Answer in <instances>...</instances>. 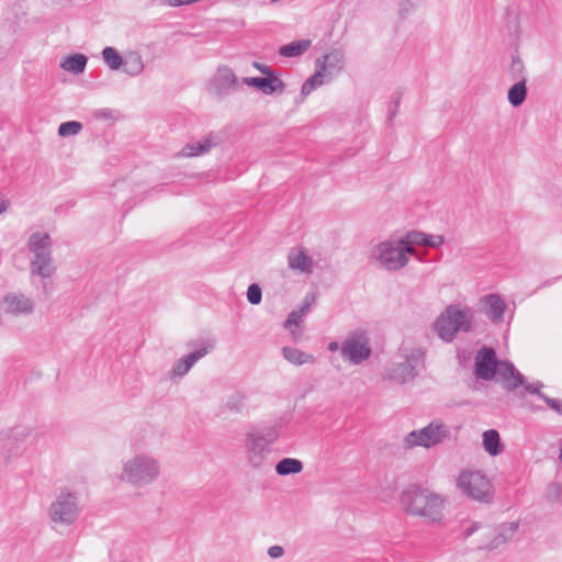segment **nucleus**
<instances>
[{"instance_id":"nucleus-46","label":"nucleus","mask_w":562,"mask_h":562,"mask_svg":"<svg viewBox=\"0 0 562 562\" xmlns=\"http://www.w3.org/2000/svg\"><path fill=\"white\" fill-rule=\"evenodd\" d=\"M196 1L198 0H167V3L170 7H182V5L195 3Z\"/></svg>"},{"instance_id":"nucleus-22","label":"nucleus","mask_w":562,"mask_h":562,"mask_svg":"<svg viewBox=\"0 0 562 562\" xmlns=\"http://www.w3.org/2000/svg\"><path fill=\"white\" fill-rule=\"evenodd\" d=\"M527 93V78H521L508 89L507 99L509 104L514 108L520 106L525 102Z\"/></svg>"},{"instance_id":"nucleus-20","label":"nucleus","mask_w":562,"mask_h":562,"mask_svg":"<svg viewBox=\"0 0 562 562\" xmlns=\"http://www.w3.org/2000/svg\"><path fill=\"white\" fill-rule=\"evenodd\" d=\"M289 268L299 271L301 273H310L313 268L312 258L305 252V250L292 249L288 255Z\"/></svg>"},{"instance_id":"nucleus-14","label":"nucleus","mask_w":562,"mask_h":562,"mask_svg":"<svg viewBox=\"0 0 562 562\" xmlns=\"http://www.w3.org/2000/svg\"><path fill=\"white\" fill-rule=\"evenodd\" d=\"M496 375L502 381L503 387L508 391H515L524 384L525 376L509 361H498Z\"/></svg>"},{"instance_id":"nucleus-25","label":"nucleus","mask_w":562,"mask_h":562,"mask_svg":"<svg viewBox=\"0 0 562 562\" xmlns=\"http://www.w3.org/2000/svg\"><path fill=\"white\" fill-rule=\"evenodd\" d=\"M282 356L286 361L295 366L315 362V357L313 355L303 352L302 350L293 347H283Z\"/></svg>"},{"instance_id":"nucleus-34","label":"nucleus","mask_w":562,"mask_h":562,"mask_svg":"<svg viewBox=\"0 0 562 562\" xmlns=\"http://www.w3.org/2000/svg\"><path fill=\"white\" fill-rule=\"evenodd\" d=\"M509 75L514 80H520L521 78H527L525 74V65L519 56L513 55L512 63L509 66Z\"/></svg>"},{"instance_id":"nucleus-12","label":"nucleus","mask_w":562,"mask_h":562,"mask_svg":"<svg viewBox=\"0 0 562 562\" xmlns=\"http://www.w3.org/2000/svg\"><path fill=\"white\" fill-rule=\"evenodd\" d=\"M496 352L493 348L483 347L475 357V374L479 379L491 380L496 375Z\"/></svg>"},{"instance_id":"nucleus-40","label":"nucleus","mask_w":562,"mask_h":562,"mask_svg":"<svg viewBox=\"0 0 562 562\" xmlns=\"http://www.w3.org/2000/svg\"><path fill=\"white\" fill-rule=\"evenodd\" d=\"M303 322V314L299 310L292 311L285 321V328L290 329L292 326H300Z\"/></svg>"},{"instance_id":"nucleus-24","label":"nucleus","mask_w":562,"mask_h":562,"mask_svg":"<svg viewBox=\"0 0 562 562\" xmlns=\"http://www.w3.org/2000/svg\"><path fill=\"white\" fill-rule=\"evenodd\" d=\"M483 447L492 457L498 456L503 451L504 446L497 430L488 429L483 432Z\"/></svg>"},{"instance_id":"nucleus-53","label":"nucleus","mask_w":562,"mask_h":562,"mask_svg":"<svg viewBox=\"0 0 562 562\" xmlns=\"http://www.w3.org/2000/svg\"><path fill=\"white\" fill-rule=\"evenodd\" d=\"M203 140L209 142L212 140L210 137H205Z\"/></svg>"},{"instance_id":"nucleus-2","label":"nucleus","mask_w":562,"mask_h":562,"mask_svg":"<svg viewBox=\"0 0 562 562\" xmlns=\"http://www.w3.org/2000/svg\"><path fill=\"white\" fill-rule=\"evenodd\" d=\"M160 475V462L148 453H136L123 463L120 481L142 488L153 484Z\"/></svg>"},{"instance_id":"nucleus-45","label":"nucleus","mask_w":562,"mask_h":562,"mask_svg":"<svg viewBox=\"0 0 562 562\" xmlns=\"http://www.w3.org/2000/svg\"><path fill=\"white\" fill-rule=\"evenodd\" d=\"M283 553H284V550L281 546H271L268 549V555L272 559H278V558L282 557Z\"/></svg>"},{"instance_id":"nucleus-4","label":"nucleus","mask_w":562,"mask_h":562,"mask_svg":"<svg viewBox=\"0 0 562 562\" xmlns=\"http://www.w3.org/2000/svg\"><path fill=\"white\" fill-rule=\"evenodd\" d=\"M415 254V248L408 244L407 235L398 239L384 240L376 244L370 254L381 268L394 272L408 263V255Z\"/></svg>"},{"instance_id":"nucleus-37","label":"nucleus","mask_w":562,"mask_h":562,"mask_svg":"<svg viewBox=\"0 0 562 562\" xmlns=\"http://www.w3.org/2000/svg\"><path fill=\"white\" fill-rule=\"evenodd\" d=\"M483 525L477 521H471V520H462L460 522V530L463 538L471 537L474 532H476L480 529H483Z\"/></svg>"},{"instance_id":"nucleus-52","label":"nucleus","mask_w":562,"mask_h":562,"mask_svg":"<svg viewBox=\"0 0 562 562\" xmlns=\"http://www.w3.org/2000/svg\"><path fill=\"white\" fill-rule=\"evenodd\" d=\"M559 459H560V460H561V462H562V448H561V451H560Z\"/></svg>"},{"instance_id":"nucleus-15","label":"nucleus","mask_w":562,"mask_h":562,"mask_svg":"<svg viewBox=\"0 0 562 562\" xmlns=\"http://www.w3.org/2000/svg\"><path fill=\"white\" fill-rule=\"evenodd\" d=\"M486 537L492 538L490 542H483L477 546L480 550H493L506 542L508 537H512L518 529L517 522H507L503 524L498 527V529H494L492 527H486Z\"/></svg>"},{"instance_id":"nucleus-17","label":"nucleus","mask_w":562,"mask_h":562,"mask_svg":"<svg viewBox=\"0 0 562 562\" xmlns=\"http://www.w3.org/2000/svg\"><path fill=\"white\" fill-rule=\"evenodd\" d=\"M3 302L5 311L14 315L31 314L34 310V302L23 293H8Z\"/></svg>"},{"instance_id":"nucleus-3","label":"nucleus","mask_w":562,"mask_h":562,"mask_svg":"<svg viewBox=\"0 0 562 562\" xmlns=\"http://www.w3.org/2000/svg\"><path fill=\"white\" fill-rule=\"evenodd\" d=\"M27 249L32 254L30 274L43 280L50 279L57 271L53 258V241L48 233L34 232L27 239Z\"/></svg>"},{"instance_id":"nucleus-29","label":"nucleus","mask_w":562,"mask_h":562,"mask_svg":"<svg viewBox=\"0 0 562 562\" xmlns=\"http://www.w3.org/2000/svg\"><path fill=\"white\" fill-rule=\"evenodd\" d=\"M237 78L234 74V71L229 67H221L218 68L215 77H214V85L218 89H228L236 85Z\"/></svg>"},{"instance_id":"nucleus-33","label":"nucleus","mask_w":562,"mask_h":562,"mask_svg":"<svg viewBox=\"0 0 562 562\" xmlns=\"http://www.w3.org/2000/svg\"><path fill=\"white\" fill-rule=\"evenodd\" d=\"M82 130V124L78 121H67L59 125L58 135L60 137H70L77 135Z\"/></svg>"},{"instance_id":"nucleus-41","label":"nucleus","mask_w":562,"mask_h":562,"mask_svg":"<svg viewBox=\"0 0 562 562\" xmlns=\"http://www.w3.org/2000/svg\"><path fill=\"white\" fill-rule=\"evenodd\" d=\"M540 398L555 413L562 416V401L559 398L549 397L546 394H541Z\"/></svg>"},{"instance_id":"nucleus-28","label":"nucleus","mask_w":562,"mask_h":562,"mask_svg":"<svg viewBox=\"0 0 562 562\" xmlns=\"http://www.w3.org/2000/svg\"><path fill=\"white\" fill-rule=\"evenodd\" d=\"M303 463L299 459L283 458L276 464V472L281 476L302 472Z\"/></svg>"},{"instance_id":"nucleus-27","label":"nucleus","mask_w":562,"mask_h":562,"mask_svg":"<svg viewBox=\"0 0 562 562\" xmlns=\"http://www.w3.org/2000/svg\"><path fill=\"white\" fill-rule=\"evenodd\" d=\"M329 81L327 80V74H324V68H316L315 72L302 85L301 94L306 97L317 87Z\"/></svg>"},{"instance_id":"nucleus-19","label":"nucleus","mask_w":562,"mask_h":562,"mask_svg":"<svg viewBox=\"0 0 562 562\" xmlns=\"http://www.w3.org/2000/svg\"><path fill=\"white\" fill-rule=\"evenodd\" d=\"M317 68H324V74H327V80H331L344 66V54L340 50H333L323 56V60H316Z\"/></svg>"},{"instance_id":"nucleus-42","label":"nucleus","mask_w":562,"mask_h":562,"mask_svg":"<svg viewBox=\"0 0 562 562\" xmlns=\"http://www.w3.org/2000/svg\"><path fill=\"white\" fill-rule=\"evenodd\" d=\"M524 386L525 391L530 394H536L539 398L540 395L543 394L541 392V387L543 386L542 382H536V383H525L521 385Z\"/></svg>"},{"instance_id":"nucleus-39","label":"nucleus","mask_w":562,"mask_h":562,"mask_svg":"<svg viewBox=\"0 0 562 562\" xmlns=\"http://www.w3.org/2000/svg\"><path fill=\"white\" fill-rule=\"evenodd\" d=\"M262 292L257 283H251L247 290V300L250 304L257 305L261 302Z\"/></svg>"},{"instance_id":"nucleus-10","label":"nucleus","mask_w":562,"mask_h":562,"mask_svg":"<svg viewBox=\"0 0 562 562\" xmlns=\"http://www.w3.org/2000/svg\"><path fill=\"white\" fill-rule=\"evenodd\" d=\"M370 340L362 329L351 331L341 346V355L353 364H360L371 356Z\"/></svg>"},{"instance_id":"nucleus-36","label":"nucleus","mask_w":562,"mask_h":562,"mask_svg":"<svg viewBox=\"0 0 562 562\" xmlns=\"http://www.w3.org/2000/svg\"><path fill=\"white\" fill-rule=\"evenodd\" d=\"M30 435V429H13L11 435L5 438H0V449H4L5 447L12 443V440L22 441Z\"/></svg>"},{"instance_id":"nucleus-21","label":"nucleus","mask_w":562,"mask_h":562,"mask_svg":"<svg viewBox=\"0 0 562 562\" xmlns=\"http://www.w3.org/2000/svg\"><path fill=\"white\" fill-rule=\"evenodd\" d=\"M406 235L408 244H411L413 248H415L416 245L436 248L445 243L442 235H429L417 231H412Z\"/></svg>"},{"instance_id":"nucleus-38","label":"nucleus","mask_w":562,"mask_h":562,"mask_svg":"<svg viewBox=\"0 0 562 562\" xmlns=\"http://www.w3.org/2000/svg\"><path fill=\"white\" fill-rule=\"evenodd\" d=\"M401 99H402V93L401 92H395L392 94L391 97V101H390V104H389V109H387V121L389 123H391L394 117L396 116L398 110H400V104H401Z\"/></svg>"},{"instance_id":"nucleus-6","label":"nucleus","mask_w":562,"mask_h":562,"mask_svg":"<svg viewBox=\"0 0 562 562\" xmlns=\"http://www.w3.org/2000/svg\"><path fill=\"white\" fill-rule=\"evenodd\" d=\"M457 487L479 503L491 504L494 499L493 484L481 471L462 470L457 479Z\"/></svg>"},{"instance_id":"nucleus-7","label":"nucleus","mask_w":562,"mask_h":562,"mask_svg":"<svg viewBox=\"0 0 562 562\" xmlns=\"http://www.w3.org/2000/svg\"><path fill=\"white\" fill-rule=\"evenodd\" d=\"M78 494L64 488L50 503L48 517L55 525L71 526L80 515Z\"/></svg>"},{"instance_id":"nucleus-43","label":"nucleus","mask_w":562,"mask_h":562,"mask_svg":"<svg viewBox=\"0 0 562 562\" xmlns=\"http://www.w3.org/2000/svg\"><path fill=\"white\" fill-rule=\"evenodd\" d=\"M315 301H316V296L313 293L307 294L304 297V300L299 308V311L302 312L303 316L310 311V308L315 303Z\"/></svg>"},{"instance_id":"nucleus-32","label":"nucleus","mask_w":562,"mask_h":562,"mask_svg":"<svg viewBox=\"0 0 562 562\" xmlns=\"http://www.w3.org/2000/svg\"><path fill=\"white\" fill-rule=\"evenodd\" d=\"M102 58L111 70H117L123 66V58L114 47H104Z\"/></svg>"},{"instance_id":"nucleus-1","label":"nucleus","mask_w":562,"mask_h":562,"mask_svg":"<svg viewBox=\"0 0 562 562\" xmlns=\"http://www.w3.org/2000/svg\"><path fill=\"white\" fill-rule=\"evenodd\" d=\"M446 497L420 484L407 485L400 495V505L406 515L440 524Z\"/></svg>"},{"instance_id":"nucleus-51","label":"nucleus","mask_w":562,"mask_h":562,"mask_svg":"<svg viewBox=\"0 0 562 562\" xmlns=\"http://www.w3.org/2000/svg\"><path fill=\"white\" fill-rule=\"evenodd\" d=\"M292 336L293 338L296 340L299 336H301V333L300 334H296L295 330H292Z\"/></svg>"},{"instance_id":"nucleus-48","label":"nucleus","mask_w":562,"mask_h":562,"mask_svg":"<svg viewBox=\"0 0 562 562\" xmlns=\"http://www.w3.org/2000/svg\"><path fill=\"white\" fill-rule=\"evenodd\" d=\"M549 488H550V491L554 492L555 497H559V495H560V486L558 484H551Z\"/></svg>"},{"instance_id":"nucleus-9","label":"nucleus","mask_w":562,"mask_h":562,"mask_svg":"<svg viewBox=\"0 0 562 562\" xmlns=\"http://www.w3.org/2000/svg\"><path fill=\"white\" fill-rule=\"evenodd\" d=\"M449 435V428L442 423L432 422L419 430L408 432L404 438V448H430L443 441Z\"/></svg>"},{"instance_id":"nucleus-44","label":"nucleus","mask_w":562,"mask_h":562,"mask_svg":"<svg viewBox=\"0 0 562 562\" xmlns=\"http://www.w3.org/2000/svg\"><path fill=\"white\" fill-rule=\"evenodd\" d=\"M252 66L254 68H256L258 71H260L261 74L266 75V76H272V75H278L269 65L267 64H261L259 61H254L252 63Z\"/></svg>"},{"instance_id":"nucleus-31","label":"nucleus","mask_w":562,"mask_h":562,"mask_svg":"<svg viewBox=\"0 0 562 562\" xmlns=\"http://www.w3.org/2000/svg\"><path fill=\"white\" fill-rule=\"evenodd\" d=\"M215 143H187L179 156L195 157L209 153Z\"/></svg>"},{"instance_id":"nucleus-5","label":"nucleus","mask_w":562,"mask_h":562,"mask_svg":"<svg viewBox=\"0 0 562 562\" xmlns=\"http://www.w3.org/2000/svg\"><path fill=\"white\" fill-rule=\"evenodd\" d=\"M473 313L470 307L448 305L434 323V330L445 342H451L458 333L472 330Z\"/></svg>"},{"instance_id":"nucleus-13","label":"nucleus","mask_w":562,"mask_h":562,"mask_svg":"<svg viewBox=\"0 0 562 562\" xmlns=\"http://www.w3.org/2000/svg\"><path fill=\"white\" fill-rule=\"evenodd\" d=\"M243 83L257 89L266 95L281 93L285 89V83L280 79L279 75L266 77H244Z\"/></svg>"},{"instance_id":"nucleus-8","label":"nucleus","mask_w":562,"mask_h":562,"mask_svg":"<svg viewBox=\"0 0 562 562\" xmlns=\"http://www.w3.org/2000/svg\"><path fill=\"white\" fill-rule=\"evenodd\" d=\"M404 361L394 363L385 373V378L403 384L414 380L419 370L424 368L425 353L420 348L404 350Z\"/></svg>"},{"instance_id":"nucleus-47","label":"nucleus","mask_w":562,"mask_h":562,"mask_svg":"<svg viewBox=\"0 0 562 562\" xmlns=\"http://www.w3.org/2000/svg\"><path fill=\"white\" fill-rule=\"evenodd\" d=\"M9 207L8 201L0 199V214L4 213Z\"/></svg>"},{"instance_id":"nucleus-49","label":"nucleus","mask_w":562,"mask_h":562,"mask_svg":"<svg viewBox=\"0 0 562 562\" xmlns=\"http://www.w3.org/2000/svg\"><path fill=\"white\" fill-rule=\"evenodd\" d=\"M328 349H329L330 351H336V350H338V349H339V344H338L337 341H333V342H330V344L328 345Z\"/></svg>"},{"instance_id":"nucleus-50","label":"nucleus","mask_w":562,"mask_h":562,"mask_svg":"<svg viewBox=\"0 0 562 562\" xmlns=\"http://www.w3.org/2000/svg\"><path fill=\"white\" fill-rule=\"evenodd\" d=\"M43 292L45 293V295L49 294L48 288L45 282L43 283Z\"/></svg>"},{"instance_id":"nucleus-18","label":"nucleus","mask_w":562,"mask_h":562,"mask_svg":"<svg viewBox=\"0 0 562 562\" xmlns=\"http://www.w3.org/2000/svg\"><path fill=\"white\" fill-rule=\"evenodd\" d=\"M485 315L493 322L499 323L504 318L506 304L497 294H488L481 299Z\"/></svg>"},{"instance_id":"nucleus-30","label":"nucleus","mask_w":562,"mask_h":562,"mask_svg":"<svg viewBox=\"0 0 562 562\" xmlns=\"http://www.w3.org/2000/svg\"><path fill=\"white\" fill-rule=\"evenodd\" d=\"M124 72L130 76H138L144 70L143 58L138 53L130 54L126 59H123Z\"/></svg>"},{"instance_id":"nucleus-23","label":"nucleus","mask_w":562,"mask_h":562,"mask_svg":"<svg viewBox=\"0 0 562 562\" xmlns=\"http://www.w3.org/2000/svg\"><path fill=\"white\" fill-rule=\"evenodd\" d=\"M312 45L310 40H299L284 44L279 47V55L286 58L299 57L304 54Z\"/></svg>"},{"instance_id":"nucleus-26","label":"nucleus","mask_w":562,"mask_h":562,"mask_svg":"<svg viewBox=\"0 0 562 562\" xmlns=\"http://www.w3.org/2000/svg\"><path fill=\"white\" fill-rule=\"evenodd\" d=\"M87 63H88V58L86 55L76 53V54L69 55L61 63L60 66L63 69L71 72L74 75H79L85 71Z\"/></svg>"},{"instance_id":"nucleus-16","label":"nucleus","mask_w":562,"mask_h":562,"mask_svg":"<svg viewBox=\"0 0 562 562\" xmlns=\"http://www.w3.org/2000/svg\"><path fill=\"white\" fill-rule=\"evenodd\" d=\"M213 348L212 344H205L198 350L187 355L186 357L179 359L172 367L170 371L171 378H182L184 376L191 368L203 357H205L210 350Z\"/></svg>"},{"instance_id":"nucleus-11","label":"nucleus","mask_w":562,"mask_h":562,"mask_svg":"<svg viewBox=\"0 0 562 562\" xmlns=\"http://www.w3.org/2000/svg\"><path fill=\"white\" fill-rule=\"evenodd\" d=\"M273 439H267L258 432L247 434L245 440V450L247 461L254 469H260L265 465L270 453V443Z\"/></svg>"},{"instance_id":"nucleus-35","label":"nucleus","mask_w":562,"mask_h":562,"mask_svg":"<svg viewBox=\"0 0 562 562\" xmlns=\"http://www.w3.org/2000/svg\"><path fill=\"white\" fill-rule=\"evenodd\" d=\"M244 402H245V395L241 394L240 392H235L233 393L228 398H227V402L225 404V407L229 411V412H233V413H239L241 412L243 407H244Z\"/></svg>"}]
</instances>
